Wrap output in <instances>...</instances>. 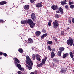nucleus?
<instances>
[{"label": "nucleus", "instance_id": "nucleus-36", "mask_svg": "<svg viewBox=\"0 0 74 74\" xmlns=\"http://www.w3.org/2000/svg\"><path fill=\"white\" fill-rule=\"evenodd\" d=\"M59 7H58V6L57 5H56L55 7V10H56V9H58Z\"/></svg>", "mask_w": 74, "mask_h": 74}, {"label": "nucleus", "instance_id": "nucleus-52", "mask_svg": "<svg viewBox=\"0 0 74 74\" xmlns=\"http://www.w3.org/2000/svg\"><path fill=\"white\" fill-rule=\"evenodd\" d=\"M30 74H34V73L33 72H32Z\"/></svg>", "mask_w": 74, "mask_h": 74}, {"label": "nucleus", "instance_id": "nucleus-40", "mask_svg": "<svg viewBox=\"0 0 74 74\" xmlns=\"http://www.w3.org/2000/svg\"><path fill=\"white\" fill-rule=\"evenodd\" d=\"M31 3H34V1H35V0H30Z\"/></svg>", "mask_w": 74, "mask_h": 74}, {"label": "nucleus", "instance_id": "nucleus-54", "mask_svg": "<svg viewBox=\"0 0 74 74\" xmlns=\"http://www.w3.org/2000/svg\"><path fill=\"white\" fill-rule=\"evenodd\" d=\"M72 60H73V61H74V58H73Z\"/></svg>", "mask_w": 74, "mask_h": 74}, {"label": "nucleus", "instance_id": "nucleus-41", "mask_svg": "<svg viewBox=\"0 0 74 74\" xmlns=\"http://www.w3.org/2000/svg\"><path fill=\"white\" fill-rule=\"evenodd\" d=\"M56 17L57 18H59V15L58 14H56Z\"/></svg>", "mask_w": 74, "mask_h": 74}, {"label": "nucleus", "instance_id": "nucleus-35", "mask_svg": "<svg viewBox=\"0 0 74 74\" xmlns=\"http://www.w3.org/2000/svg\"><path fill=\"white\" fill-rule=\"evenodd\" d=\"M65 8H66V9H68L69 8V6L67 5H66L65 6Z\"/></svg>", "mask_w": 74, "mask_h": 74}, {"label": "nucleus", "instance_id": "nucleus-25", "mask_svg": "<svg viewBox=\"0 0 74 74\" xmlns=\"http://www.w3.org/2000/svg\"><path fill=\"white\" fill-rule=\"evenodd\" d=\"M14 60H15V61H16V62H17L19 63V62H20V61H19V60H18V59H17V58H15Z\"/></svg>", "mask_w": 74, "mask_h": 74}, {"label": "nucleus", "instance_id": "nucleus-55", "mask_svg": "<svg viewBox=\"0 0 74 74\" xmlns=\"http://www.w3.org/2000/svg\"><path fill=\"white\" fill-rule=\"evenodd\" d=\"M1 59V58H0V59Z\"/></svg>", "mask_w": 74, "mask_h": 74}, {"label": "nucleus", "instance_id": "nucleus-48", "mask_svg": "<svg viewBox=\"0 0 74 74\" xmlns=\"http://www.w3.org/2000/svg\"><path fill=\"white\" fill-rule=\"evenodd\" d=\"M52 64H53V67H54L55 66V64L53 63H52Z\"/></svg>", "mask_w": 74, "mask_h": 74}, {"label": "nucleus", "instance_id": "nucleus-15", "mask_svg": "<svg viewBox=\"0 0 74 74\" xmlns=\"http://www.w3.org/2000/svg\"><path fill=\"white\" fill-rule=\"evenodd\" d=\"M69 53H67L63 54V58H66V56L67 57V56H69Z\"/></svg>", "mask_w": 74, "mask_h": 74}, {"label": "nucleus", "instance_id": "nucleus-51", "mask_svg": "<svg viewBox=\"0 0 74 74\" xmlns=\"http://www.w3.org/2000/svg\"><path fill=\"white\" fill-rule=\"evenodd\" d=\"M55 51V50L54 49L52 50V52H53V51Z\"/></svg>", "mask_w": 74, "mask_h": 74}, {"label": "nucleus", "instance_id": "nucleus-34", "mask_svg": "<svg viewBox=\"0 0 74 74\" xmlns=\"http://www.w3.org/2000/svg\"><path fill=\"white\" fill-rule=\"evenodd\" d=\"M48 49L49 50V51H52V49L51 48V47H50V46H48Z\"/></svg>", "mask_w": 74, "mask_h": 74}, {"label": "nucleus", "instance_id": "nucleus-49", "mask_svg": "<svg viewBox=\"0 0 74 74\" xmlns=\"http://www.w3.org/2000/svg\"><path fill=\"white\" fill-rule=\"evenodd\" d=\"M3 22V21L2 20H0V22Z\"/></svg>", "mask_w": 74, "mask_h": 74}, {"label": "nucleus", "instance_id": "nucleus-46", "mask_svg": "<svg viewBox=\"0 0 74 74\" xmlns=\"http://www.w3.org/2000/svg\"><path fill=\"white\" fill-rule=\"evenodd\" d=\"M60 12H61V14H63V11H60Z\"/></svg>", "mask_w": 74, "mask_h": 74}, {"label": "nucleus", "instance_id": "nucleus-14", "mask_svg": "<svg viewBox=\"0 0 74 74\" xmlns=\"http://www.w3.org/2000/svg\"><path fill=\"white\" fill-rule=\"evenodd\" d=\"M41 32L40 31H37L36 32V35L37 36H38L41 34Z\"/></svg>", "mask_w": 74, "mask_h": 74}, {"label": "nucleus", "instance_id": "nucleus-1", "mask_svg": "<svg viewBox=\"0 0 74 74\" xmlns=\"http://www.w3.org/2000/svg\"><path fill=\"white\" fill-rule=\"evenodd\" d=\"M26 60L25 61L26 63H27V64H28V65L29 66H28V65H27L26 67L28 68V70H31V69H32V66H33V63L31 59L29 57V56H26Z\"/></svg>", "mask_w": 74, "mask_h": 74}, {"label": "nucleus", "instance_id": "nucleus-13", "mask_svg": "<svg viewBox=\"0 0 74 74\" xmlns=\"http://www.w3.org/2000/svg\"><path fill=\"white\" fill-rule=\"evenodd\" d=\"M47 57H45V59H43L42 60V62L43 64H45V61H46V60H47Z\"/></svg>", "mask_w": 74, "mask_h": 74}, {"label": "nucleus", "instance_id": "nucleus-12", "mask_svg": "<svg viewBox=\"0 0 74 74\" xmlns=\"http://www.w3.org/2000/svg\"><path fill=\"white\" fill-rule=\"evenodd\" d=\"M48 35V34L45 33V34H43L41 37V38L42 39L45 37H47V35Z\"/></svg>", "mask_w": 74, "mask_h": 74}, {"label": "nucleus", "instance_id": "nucleus-53", "mask_svg": "<svg viewBox=\"0 0 74 74\" xmlns=\"http://www.w3.org/2000/svg\"><path fill=\"white\" fill-rule=\"evenodd\" d=\"M14 63H15V65H16V64L17 63V62H15Z\"/></svg>", "mask_w": 74, "mask_h": 74}, {"label": "nucleus", "instance_id": "nucleus-21", "mask_svg": "<svg viewBox=\"0 0 74 74\" xmlns=\"http://www.w3.org/2000/svg\"><path fill=\"white\" fill-rule=\"evenodd\" d=\"M53 61L54 62H55V63L59 62V60L56 58H54L53 59Z\"/></svg>", "mask_w": 74, "mask_h": 74}, {"label": "nucleus", "instance_id": "nucleus-47", "mask_svg": "<svg viewBox=\"0 0 74 74\" xmlns=\"http://www.w3.org/2000/svg\"><path fill=\"white\" fill-rule=\"evenodd\" d=\"M3 52H0V55H3Z\"/></svg>", "mask_w": 74, "mask_h": 74}, {"label": "nucleus", "instance_id": "nucleus-16", "mask_svg": "<svg viewBox=\"0 0 74 74\" xmlns=\"http://www.w3.org/2000/svg\"><path fill=\"white\" fill-rule=\"evenodd\" d=\"M29 5H26L24 7V8L25 10H28V9H29Z\"/></svg>", "mask_w": 74, "mask_h": 74}, {"label": "nucleus", "instance_id": "nucleus-44", "mask_svg": "<svg viewBox=\"0 0 74 74\" xmlns=\"http://www.w3.org/2000/svg\"><path fill=\"white\" fill-rule=\"evenodd\" d=\"M68 22L69 23H71V20L70 19H69Z\"/></svg>", "mask_w": 74, "mask_h": 74}, {"label": "nucleus", "instance_id": "nucleus-56", "mask_svg": "<svg viewBox=\"0 0 74 74\" xmlns=\"http://www.w3.org/2000/svg\"><path fill=\"white\" fill-rule=\"evenodd\" d=\"M32 49H33V48H32Z\"/></svg>", "mask_w": 74, "mask_h": 74}, {"label": "nucleus", "instance_id": "nucleus-7", "mask_svg": "<svg viewBox=\"0 0 74 74\" xmlns=\"http://www.w3.org/2000/svg\"><path fill=\"white\" fill-rule=\"evenodd\" d=\"M72 52L71 51H70L69 53V54L71 58H74V55H73V54H74V50H73Z\"/></svg>", "mask_w": 74, "mask_h": 74}, {"label": "nucleus", "instance_id": "nucleus-26", "mask_svg": "<svg viewBox=\"0 0 74 74\" xmlns=\"http://www.w3.org/2000/svg\"><path fill=\"white\" fill-rule=\"evenodd\" d=\"M18 51H19L20 53H22V52H23V49H22L21 48L19 49H18Z\"/></svg>", "mask_w": 74, "mask_h": 74}, {"label": "nucleus", "instance_id": "nucleus-23", "mask_svg": "<svg viewBox=\"0 0 74 74\" xmlns=\"http://www.w3.org/2000/svg\"><path fill=\"white\" fill-rule=\"evenodd\" d=\"M51 23H52V20H49V22L48 23V25L49 26H51Z\"/></svg>", "mask_w": 74, "mask_h": 74}, {"label": "nucleus", "instance_id": "nucleus-19", "mask_svg": "<svg viewBox=\"0 0 74 74\" xmlns=\"http://www.w3.org/2000/svg\"><path fill=\"white\" fill-rule=\"evenodd\" d=\"M55 56V53L53 52H52L51 54V58H53Z\"/></svg>", "mask_w": 74, "mask_h": 74}, {"label": "nucleus", "instance_id": "nucleus-31", "mask_svg": "<svg viewBox=\"0 0 74 74\" xmlns=\"http://www.w3.org/2000/svg\"><path fill=\"white\" fill-rule=\"evenodd\" d=\"M58 10L60 12L63 11V9H62V8L61 7L59 8Z\"/></svg>", "mask_w": 74, "mask_h": 74}, {"label": "nucleus", "instance_id": "nucleus-3", "mask_svg": "<svg viewBox=\"0 0 74 74\" xmlns=\"http://www.w3.org/2000/svg\"><path fill=\"white\" fill-rule=\"evenodd\" d=\"M66 43L68 45H70V46H72L73 44V40L72 38L70 37L69 40L66 41Z\"/></svg>", "mask_w": 74, "mask_h": 74}, {"label": "nucleus", "instance_id": "nucleus-17", "mask_svg": "<svg viewBox=\"0 0 74 74\" xmlns=\"http://www.w3.org/2000/svg\"><path fill=\"white\" fill-rule=\"evenodd\" d=\"M27 21H21V23L22 24H25L26 23V24H27Z\"/></svg>", "mask_w": 74, "mask_h": 74}, {"label": "nucleus", "instance_id": "nucleus-2", "mask_svg": "<svg viewBox=\"0 0 74 74\" xmlns=\"http://www.w3.org/2000/svg\"><path fill=\"white\" fill-rule=\"evenodd\" d=\"M27 21L28 22L27 23H28V24L30 25V27L31 28H33L35 26V23H33V21L32 19H29Z\"/></svg>", "mask_w": 74, "mask_h": 74}, {"label": "nucleus", "instance_id": "nucleus-20", "mask_svg": "<svg viewBox=\"0 0 74 74\" xmlns=\"http://www.w3.org/2000/svg\"><path fill=\"white\" fill-rule=\"evenodd\" d=\"M62 52V51H58V52L57 53V55H58V56H61Z\"/></svg>", "mask_w": 74, "mask_h": 74}, {"label": "nucleus", "instance_id": "nucleus-8", "mask_svg": "<svg viewBox=\"0 0 74 74\" xmlns=\"http://www.w3.org/2000/svg\"><path fill=\"white\" fill-rule=\"evenodd\" d=\"M36 59L38 61H40L41 60V59L40 58V55L38 54H36Z\"/></svg>", "mask_w": 74, "mask_h": 74}, {"label": "nucleus", "instance_id": "nucleus-42", "mask_svg": "<svg viewBox=\"0 0 74 74\" xmlns=\"http://www.w3.org/2000/svg\"><path fill=\"white\" fill-rule=\"evenodd\" d=\"M72 22L73 23H74V18H73L72 19Z\"/></svg>", "mask_w": 74, "mask_h": 74}, {"label": "nucleus", "instance_id": "nucleus-6", "mask_svg": "<svg viewBox=\"0 0 74 74\" xmlns=\"http://www.w3.org/2000/svg\"><path fill=\"white\" fill-rule=\"evenodd\" d=\"M42 2L38 3L36 5V7H38V8H39L40 7H41L42 6Z\"/></svg>", "mask_w": 74, "mask_h": 74}, {"label": "nucleus", "instance_id": "nucleus-37", "mask_svg": "<svg viewBox=\"0 0 74 74\" xmlns=\"http://www.w3.org/2000/svg\"><path fill=\"white\" fill-rule=\"evenodd\" d=\"M3 55L4 56L6 57L7 56V54L6 53H3Z\"/></svg>", "mask_w": 74, "mask_h": 74}, {"label": "nucleus", "instance_id": "nucleus-24", "mask_svg": "<svg viewBox=\"0 0 74 74\" xmlns=\"http://www.w3.org/2000/svg\"><path fill=\"white\" fill-rule=\"evenodd\" d=\"M32 58H33V59L34 60H35V59H36V55L33 54L32 55Z\"/></svg>", "mask_w": 74, "mask_h": 74}, {"label": "nucleus", "instance_id": "nucleus-18", "mask_svg": "<svg viewBox=\"0 0 74 74\" xmlns=\"http://www.w3.org/2000/svg\"><path fill=\"white\" fill-rule=\"evenodd\" d=\"M7 4V2L5 1H2L0 2V5H4V4Z\"/></svg>", "mask_w": 74, "mask_h": 74}, {"label": "nucleus", "instance_id": "nucleus-27", "mask_svg": "<svg viewBox=\"0 0 74 74\" xmlns=\"http://www.w3.org/2000/svg\"><path fill=\"white\" fill-rule=\"evenodd\" d=\"M69 4L70 5H72V4H74V2H71V1H69Z\"/></svg>", "mask_w": 74, "mask_h": 74}, {"label": "nucleus", "instance_id": "nucleus-4", "mask_svg": "<svg viewBox=\"0 0 74 74\" xmlns=\"http://www.w3.org/2000/svg\"><path fill=\"white\" fill-rule=\"evenodd\" d=\"M59 26V21L57 20H55L53 22V27L54 29H57Z\"/></svg>", "mask_w": 74, "mask_h": 74}, {"label": "nucleus", "instance_id": "nucleus-57", "mask_svg": "<svg viewBox=\"0 0 74 74\" xmlns=\"http://www.w3.org/2000/svg\"><path fill=\"white\" fill-rule=\"evenodd\" d=\"M25 42H26V40H25Z\"/></svg>", "mask_w": 74, "mask_h": 74}, {"label": "nucleus", "instance_id": "nucleus-10", "mask_svg": "<svg viewBox=\"0 0 74 74\" xmlns=\"http://www.w3.org/2000/svg\"><path fill=\"white\" fill-rule=\"evenodd\" d=\"M17 67H18L19 70H22V66L19 64H17Z\"/></svg>", "mask_w": 74, "mask_h": 74}, {"label": "nucleus", "instance_id": "nucleus-30", "mask_svg": "<svg viewBox=\"0 0 74 74\" xmlns=\"http://www.w3.org/2000/svg\"><path fill=\"white\" fill-rule=\"evenodd\" d=\"M42 66V63L40 64L37 65V66L38 67H41V66Z\"/></svg>", "mask_w": 74, "mask_h": 74}, {"label": "nucleus", "instance_id": "nucleus-11", "mask_svg": "<svg viewBox=\"0 0 74 74\" xmlns=\"http://www.w3.org/2000/svg\"><path fill=\"white\" fill-rule=\"evenodd\" d=\"M66 2H67V1L65 0L64 1L61 2V4L62 5H64L65 4H67V3H66Z\"/></svg>", "mask_w": 74, "mask_h": 74}, {"label": "nucleus", "instance_id": "nucleus-45", "mask_svg": "<svg viewBox=\"0 0 74 74\" xmlns=\"http://www.w3.org/2000/svg\"><path fill=\"white\" fill-rule=\"evenodd\" d=\"M42 32H44V33H46V31H45V29L42 30Z\"/></svg>", "mask_w": 74, "mask_h": 74}, {"label": "nucleus", "instance_id": "nucleus-28", "mask_svg": "<svg viewBox=\"0 0 74 74\" xmlns=\"http://www.w3.org/2000/svg\"><path fill=\"white\" fill-rule=\"evenodd\" d=\"M70 8H71V9H73V8H74V5H70Z\"/></svg>", "mask_w": 74, "mask_h": 74}, {"label": "nucleus", "instance_id": "nucleus-22", "mask_svg": "<svg viewBox=\"0 0 74 74\" xmlns=\"http://www.w3.org/2000/svg\"><path fill=\"white\" fill-rule=\"evenodd\" d=\"M59 49L60 51H63L64 50V48L63 47H61L59 48Z\"/></svg>", "mask_w": 74, "mask_h": 74}, {"label": "nucleus", "instance_id": "nucleus-50", "mask_svg": "<svg viewBox=\"0 0 74 74\" xmlns=\"http://www.w3.org/2000/svg\"><path fill=\"white\" fill-rule=\"evenodd\" d=\"M57 13H59L60 12H59V11L58 10L56 11Z\"/></svg>", "mask_w": 74, "mask_h": 74}, {"label": "nucleus", "instance_id": "nucleus-9", "mask_svg": "<svg viewBox=\"0 0 74 74\" xmlns=\"http://www.w3.org/2000/svg\"><path fill=\"white\" fill-rule=\"evenodd\" d=\"M28 43H29V44H31L33 42V39H32V38H28Z\"/></svg>", "mask_w": 74, "mask_h": 74}, {"label": "nucleus", "instance_id": "nucleus-29", "mask_svg": "<svg viewBox=\"0 0 74 74\" xmlns=\"http://www.w3.org/2000/svg\"><path fill=\"white\" fill-rule=\"evenodd\" d=\"M47 43L48 44H51L52 43V42L51 41H48L47 42Z\"/></svg>", "mask_w": 74, "mask_h": 74}, {"label": "nucleus", "instance_id": "nucleus-5", "mask_svg": "<svg viewBox=\"0 0 74 74\" xmlns=\"http://www.w3.org/2000/svg\"><path fill=\"white\" fill-rule=\"evenodd\" d=\"M31 17L32 21L34 22L35 21L36 19V16H35V14L34 13H32L31 14Z\"/></svg>", "mask_w": 74, "mask_h": 74}, {"label": "nucleus", "instance_id": "nucleus-38", "mask_svg": "<svg viewBox=\"0 0 74 74\" xmlns=\"http://www.w3.org/2000/svg\"><path fill=\"white\" fill-rule=\"evenodd\" d=\"M53 40H55L56 41L58 40H57V39L56 38H55V37H53Z\"/></svg>", "mask_w": 74, "mask_h": 74}, {"label": "nucleus", "instance_id": "nucleus-32", "mask_svg": "<svg viewBox=\"0 0 74 74\" xmlns=\"http://www.w3.org/2000/svg\"><path fill=\"white\" fill-rule=\"evenodd\" d=\"M51 8L53 10H55V6L52 5L51 6Z\"/></svg>", "mask_w": 74, "mask_h": 74}, {"label": "nucleus", "instance_id": "nucleus-39", "mask_svg": "<svg viewBox=\"0 0 74 74\" xmlns=\"http://www.w3.org/2000/svg\"><path fill=\"white\" fill-rule=\"evenodd\" d=\"M61 72L62 73H64L66 72V71L64 70H62Z\"/></svg>", "mask_w": 74, "mask_h": 74}, {"label": "nucleus", "instance_id": "nucleus-33", "mask_svg": "<svg viewBox=\"0 0 74 74\" xmlns=\"http://www.w3.org/2000/svg\"><path fill=\"white\" fill-rule=\"evenodd\" d=\"M61 35H64V32L63 31H62L61 32Z\"/></svg>", "mask_w": 74, "mask_h": 74}, {"label": "nucleus", "instance_id": "nucleus-43", "mask_svg": "<svg viewBox=\"0 0 74 74\" xmlns=\"http://www.w3.org/2000/svg\"><path fill=\"white\" fill-rule=\"evenodd\" d=\"M34 73L35 74H37V72L36 71H35L34 72Z\"/></svg>", "mask_w": 74, "mask_h": 74}]
</instances>
